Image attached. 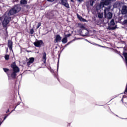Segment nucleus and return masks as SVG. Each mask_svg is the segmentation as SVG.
Instances as JSON below:
<instances>
[{
  "label": "nucleus",
  "instance_id": "obj_29",
  "mask_svg": "<svg viewBox=\"0 0 127 127\" xmlns=\"http://www.w3.org/2000/svg\"><path fill=\"white\" fill-rule=\"evenodd\" d=\"M124 23L125 24H127V20H125L124 21Z\"/></svg>",
  "mask_w": 127,
  "mask_h": 127
},
{
  "label": "nucleus",
  "instance_id": "obj_24",
  "mask_svg": "<svg viewBox=\"0 0 127 127\" xmlns=\"http://www.w3.org/2000/svg\"><path fill=\"white\" fill-rule=\"evenodd\" d=\"M69 36H71V34H68L66 35L64 37H66V38H68V37H69Z\"/></svg>",
  "mask_w": 127,
  "mask_h": 127
},
{
  "label": "nucleus",
  "instance_id": "obj_34",
  "mask_svg": "<svg viewBox=\"0 0 127 127\" xmlns=\"http://www.w3.org/2000/svg\"><path fill=\"white\" fill-rule=\"evenodd\" d=\"M70 43H71V42L67 43V45H69V44H70Z\"/></svg>",
  "mask_w": 127,
  "mask_h": 127
},
{
  "label": "nucleus",
  "instance_id": "obj_49",
  "mask_svg": "<svg viewBox=\"0 0 127 127\" xmlns=\"http://www.w3.org/2000/svg\"><path fill=\"white\" fill-rule=\"evenodd\" d=\"M113 50H114V49H112Z\"/></svg>",
  "mask_w": 127,
  "mask_h": 127
},
{
  "label": "nucleus",
  "instance_id": "obj_35",
  "mask_svg": "<svg viewBox=\"0 0 127 127\" xmlns=\"http://www.w3.org/2000/svg\"><path fill=\"white\" fill-rule=\"evenodd\" d=\"M121 57H122V58H123V59H124V57H123V56L120 55Z\"/></svg>",
  "mask_w": 127,
  "mask_h": 127
},
{
  "label": "nucleus",
  "instance_id": "obj_12",
  "mask_svg": "<svg viewBox=\"0 0 127 127\" xmlns=\"http://www.w3.org/2000/svg\"><path fill=\"white\" fill-rule=\"evenodd\" d=\"M12 45H13V42L11 40H8L7 42V46L8 48H12Z\"/></svg>",
  "mask_w": 127,
  "mask_h": 127
},
{
  "label": "nucleus",
  "instance_id": "obj_37",
  "mask_svg": "<svg viewBox=\"0 0 127 127\" xmlns=\"http://www.w3.org/2000/svg\"><path fill=\"white\" fill-rule=\"evenodd\" d=\"M1 124H2V122H1L0 121V126L1 125Z\"/></svg>",
  "mask_w": 127,
  "mask_h": 127
},
{
  "label": "nucleus",
  "instance_id": "obj_9",
  "mask_svg": "<svg viewBox=\"0 0 127 127\" xmlns=\"http://www.w3.org/2000/svg\"><path fill=\"white\" fill-rule=\"evenodd\" d=\"M122 14H127V5H124L122 10Z\"/></svg>",
  "mask_w": 127,
  "mask_h": 127
},
{
  "label": "nucleus",
  "instance_id": "obj_11",
  "mask_svg": "<svg viewBox=\"0 0 127 127\" xmlns=\"http://www.w3.org/2000/svg\"><path fill=\"white\" fill-rule=\"evenodd\" d=\"M43 57H42V61L43 62L44 64H46V53H43Z\"/></svg>",
  "mask_w": 127,
  "mask_h": 127
},
{
  "label": "nucleus",
  "instance_id": "obj_3",
  "mask_svg": "<svg viewBox=\"0 0 127 127\" xmlns=\"http://www.w3.org/2000/svg\"><path fill=\"white\" fill-rule=\"evenodd\" d=\"M11 18L9 16H5L2 22V25L3 28H5V31L6 33H7H7H8V32H7V25L8 23H9V21H10Z\"/></svg>",
  "mask_w": 127,
  "mask_h": 127
},
{
  "label": "nucleus",
  "instance_id": "obj_23",
  "mask_svg": "<svg viewBox=\"0 0 127 127\" xmlns=\"http://www.w3.org/2000/svg\"><path fill=\"white\" fill-rule=\"evenodd\" d=\"M33 33H34V30H33V29H31L30 30V34H33Z\"/></svg>",
  "mask_w": 127,
  "mask_h": 127
},
{
  "label": "nucleus",
  "instance_id": "obj_40",
  "mask_svg": "<svg viewBox=\"0 0 127 127\" xmlns=\"http://www.w3.org/2000/svg\"><path fill=\"white\" fill-rule=\"evenodd\" d=\"M117 51V53H120V52L116 51Z\"/></svg>",
  "mask_w": 127,
  "mask_h": 127
},
{
  "label": "nucleus",
  "instance_id": "obj_48",
  "mask_svg": "<svg viewBox=\"0 0 127 127\" xmlns=\"http://www.w3.org/2000/svg\"><path fill=\"white\" fill-rule=\"evenodd\" d=\"M117 48H120L119 47H117Z\"/></svg>",
  "mask_w": 127,
  "mask_h": 127
},
{
  "label": "nucleus",
  "instance_id": "obj_41",
  "mask_svg": "<svg viewBox=\"0 0 127 127\" xmlns=\"http://www.w3.org/2000/svg\"><path fill=\"white\" fill-rule=\"evenodd\" d=\"M26 7H27H27H28L29 6H28V5H26Z\"/></svg>",
  "mask_w": 127,
  "mask_h": 127
},
{
  "label": "nucleus",
  "instance_id": "obj_26",
  "mask_svg": "<svg viewBox=\"0 0 127 127\" xmlns=\"http://www.w3.org/2000/svg\"><path fill=\"white\" fill-rule=\"evenodd\" d=\"M19 102L17 103V105L15 107L14 110L13 111H15V109L16 108V107L19 105Z\"/></svg>",
  "mask_w": 127,
  "mask_h": 127
},
{
  "label": "nucleus",
  "instance_id": "obj_42",
  "mask_svg": "<svg viewBox=\"0 0 127 127\" xmlns=\"http://www.w3.org/2000/svg\"><path fill=\"white\" fill-rule=\"evenodd\" d=\"M1 20V17H0V21Z\"/></svg>",
  "mask_w": 127,
  "mask_h": 127
},
{
  "label": "nucleus",
  "instance_id": "obj_46",
  "mask_svg": "<svg viewBox=\"0 0 127 127\" xmlns=\"http://www.w3.org/2000/svg\"><path fill=\"white\" fill-rule=\"evenodd\" d=\"M69 126H70V124H69Z\"/></svg>",
  "mask_w": 127,
  "mask_h": 127
},
{
  "label": "nucleus",
  "instance_id": "obj_7",
  "mask_svg": "<svg viewBox=\"0 0 127 127\" xmlns=\"http://www.w3.org/2000/svg\"><path fill=\"white\" fill-rule=\"evenodd\" d=\"M62 39V37H61L60 35H57L55 39V43H57L58 42H61Z\"/></svg>",
  "mask_w": 127,
  "mask_h": 127
},
{
  "label": "nucleus",
  "instance_id": "obj_38",
  "mask_svg": "<svg viewBox=\"0 0 127 127\" xmlns=\"http://www.w3.org/2000/svg\"><path fill=\"white\" fill-rule=\"evenodd\" d=\"M9 112V109H8L7 112H6V113H7V112Z\"/></svg>",
  "mask_w": 127,
  "mask_h": 127
},
{
  "label": "nucleus",
  "instance_id": "obj_27",
  "mask_svg": "<svg viewBox=\"0 0 127 127\" xmlns=\"http://www.w3.org/2000/svg\"><path fill=\"white\" fill-rule=\"evenodd\" d=\"M116 28H117V26L113 27L111 28V29H112V30H115V29H116Z\"/></svg>",
  "mask_w": 127,
  "mask_h": 127
},
{
  "label": "nucleus",
  "instance_id": "obj_4",
  "mask_svg": "<svg viewBox=\"0 0 127 127\" xmlns=\"http://www.w3.org/2000/svg\"><path fill=\"white\" fill-rule=\"evenodd\" d=\"M104 17L105 18H107L108 19H111L112 17H113V13H112L111 12H109L108 9H104Z\"/></svg>",
  "mask_w": 127,
  "mask_h": 127
},
{
  "label": "nucleus",
  "instance_id": "obj_47",
  "mask_svg": "<svg viewBox=\"0 0 127 127\" xmlns=\"http://www.w3.org/2000/svg\"><path fill=\"white\" fill-rule=\"evenodd\" d=\"M56 48H57V47H56Z\"/></svg>",
  "mask_w": 127,
  "mask_h": 127
},
{
  "label": "nucleus",
  "instance_id": "obj_18",
  "mask_svg": "<svg viewBox=\"0 0 127 127\" xmlns=\"http://www.w3.org/2000/svg\"><path fill=\"white\" fill-rule=\"evenodd\" d=\"M115 20H114V19H112L110 22V25L111 26H114V25H115Z\"/></svg>",
  "mask_w": 127,
  "mask_h": 127
},
{
  "label": "nucleus",
  "instance_id": "obj_6",
  "mask_svg": "<svg viewBox=\"0 0 127 127\" xmlns=\"http://www.w3.org/2000/svg\"><path fill=\"white\" fill-rule=\"evenodd\" d=\"M34 44L36 47H42V46H44V43H43V41L41 40L35 42Z\"/></svg>",
  "mask_w": 127,
  "mask_h": 127
},
{
  "label": "nucleus",
  "instance_id": "obj_32",
  "mask_svg": "<svg viewBox=\"0 0 127 127\" xmlns=\"http://www.w3.org/2000/svg\"><path fill=\"white\" fill-rule=\"evenodd\" d=\"M5 36H6V37H8V33H7V34L6 33Z\"/></svg>",
  "mask_w": 127,
  "mask_h": 127
},
{
  "label": "nucleus",
  "instance_id": "obj_1",
  "mask_svg": "<svg viewBox=\"0 0 127 127\" xmlns=\"http://www.w3.org/2000/svg\"><path fill=\"white\" fill-rule=\"evenodd\" d=\"M10 67L12 69V72H11V70L6 68H3V70L6 73L8 78L11 77L13 80H14V79H16V76H17L16 73H18L20 71L19 67L16 65L15 62L12 63L10 65Z\"/></svg>",
  "mask_w": 127,
  "mask_h": 127
},
{
  "label": "nucleus",
  "instance_id": "obj_20",
  "mask_svg": "<svg viewBox=\"0 0 127 127\" xmlns=\"http://www.w3.org/2000/svg\"><path fill=\"white\" fill-rule=\"evenodd\" d=\"M98 17L99 18H103V13H99L98 14Z\"/></svg>",
  "mask_w": 127,
  "mask_h": 127
},
{
  "label": "nucleus",
  "instance_id": "obj_16",
  "mask_svg": "<svg viewBox=\"0 0 127 127\" xmlns=\"http://www.w3.org/2000/svg\"><path fill=\"white\" fill-rule=\"evenodd\" d=\"M100 8H103V7H105V3H104L103 1L100 2L99 4Z\"/></svg>",
  "mask_w": 127,
  "mask_h": 127
},
{
  "label": "nucleus",
  "instance_id": "obj_36",
  "mask_svg": "<svg viewBox=\"0 0 127 127\" xmlns=\"http://www.w3.org/2000/svg\"><path fill=\"white\" fill-rule=\"evenodd\" d=\"M70 1H71V2H74V0H70Z\"/></svg>",
  "mask_w": 127,
  "mask_h": 127
},
{
  "label": "nucleus",
  "instance_id": "obj_22",
  "mask_svg": "<svg viewBox=\"0 0 127 127\" xmlns=\"http://www.w3.org/2000/svg\"><path fill=\"white\" fill-rule=\"evenodd\" d=\"M40 26H41V23H39L38 24L37 26V29L39 28V27H40Z\"/></svg>",
  "mask_w": 127,
  "mask_h": 127
},
{
  "label": "nucleus",
  "instance_id": "obj_30",
  "mask_svg": "<svg viewBox=\"0 0 127 127\" xmlns=\"http://www.w3.org/2000/svg\"><path fill=\"white\" fill-rule=\"evenodd\" d=\"M77 1H78L79 2H82V1H83L84 0H77Z\"/></svg>",
  "mask_w": 127,
  "mask_h": 127
},
{
  "label": "nucleus",
  "instance_id": "obj_13",
  "mask_svg": "<svg viewBox=\"0 0 127 127\" xmlns=\"http://www.w3.org/2000/svg\"><path fill=\"white\" fill-rule=\"evenodd\" d=\"M29 62H28L27 63V64L28 65V66H29V65H30V64L33 63V62H34V58H30L29 59Z\"/></svg>",
  "mask_w": 127,
  "mask_h": 127
},
{
  "label": "nucleus",
  "instance_id": "obj_2",
  "mask_svg": "<svg viewBox=\"0 0 127 127\" xmlns=\"http://www.w3.org/2000/svg\"><path fill=\"white\" fill-rule=\"evenodd\" d=\"M21 10V7L18 5H15L12 8H11L8 12V15L10 16L11 15H14L16 13H18L19 11Z\"/></svg>",
  "mask_w": 127,
  "mask_h": 127
},
{
  "label": "nucleus",
  "instance_id": "obj_19",
  "mask_svg": "<svg viewBox=\"0 0 127 127\" xmlns=\"http://www.w3.org/2000/svg\"><path fill=\"white\" fill-rule=\"evenodd\" d=\"M94 2H95V1H94V0H90L89 1V3L91 6H93Z\"/></svg>",
  "mask_w": 127,
  "mask_h": 127
},
{
  "label": "nucleus",
  "instance_id": "obj_33",
  "mask_svg": "<svg viewBox=\"0 0 127 127\" xmlns=\"http://www.w3.org/2000/svg\"><path fill=\"white\" fill-rule=\"evenodd\" d=\"M59 67V63H58V66H57V68L58 69V67Z\"/></svg>",
  "mask_w": 127,
  "mask_h": 127
},
{
  "label": "nucleus",
  "instance_id": "obj_8",
  "mask_svg": "<svg viewBox=\"0 0 127 127\" xmlns=\"http://www.w3.org/2000/svg\"><path fill=\"white\" fill-rule=\"evenodd\" d=\"M77 18L79 19L80 21H82V22H88V21L84 19V18L82 17V16H80L78 14H76Z\"/></svg>",
  "mask_w": 127,
  "mask_h": 127
},
{
  "label": "nucleus",
  "instance_id": "obj_10",
  "mask_svg": "<svg viewBox=\"0 0 127 127\" xmlns=\"http://www.w3.org/2000/svg\"><path fill=\"white\" fill-rule=\"evenodd\" d=\"M81 33L82 35H83V36H86V35H88V33H89V31L86 29H82Z\"/></svg>",
  "mask_w": 127,
  "mask_h": 127
},
{
  "label": "nucleus",
  "instance_id": "obj_31",
  "mask_svg": "<svg viewBox=\"0 0 127 127\" xmlns=\"http://www.w3.org/2000/svg\"><path fill=\"white\" fill-rule=\"evenodd\" d=\"M6 118H7V115H6L4 116V117L3 118V121H4V120H5V119H6Z\"/></svg>",
  "mask_w": 127,
  "mask_h": 127
},
{
  "label": "nucleus",
  "instance_id": "obj_15",
  "mask_svg": "<svg viewBox=\"0 0 127 127\" xmlns=\"http://www.w3.org/2000/svg\"><path fill=\"white\" fill-rule=\"evenodd\" d=\"M20 3L21 5H24L27 4V1L26 0H21Z\"/></svg>",
  "mask_w": 127,
  "mask_h": 127
},
{
  "label": "nucleus",
  "instance_id": "obj_17",
  "mask_svg": "<svg viewBox=\"0 0 127 127\" xmlns=\"http://www.w3.org/2000/svg\"><path fill=\"white\" fill-rule=\"evenodd\" d=\"M67 41H68V40L66 38V37H64L62 40V42H63V43H67Z\"/></svg>",
  "mask_w": 127,
  "mask_h": 127
},
{
  "label": "nucleus",
  "instance_id": "obj_39",
  "mask_svg": "<svg viewBox=\"0 0 127 127\" xmlns=\"http://www.w3.org/2000/svg\"><path fill=\"white\" fill-rule=\"evenodd\" d=\"M2 45L4 46L6 45V44H4Z\"/></svg>",
  "mask_w": 127,
  "mask_h": 127
},
{
  "label": "nucleus",
  "instance_id": "obj_25",
  "mask_svg": "<svg viewBox=\"0 0 127 127\" xmlns=\"http://www.w3.org/2000/svg\"><path fill=\"white\" fill-rule=\"evenodd\" d=\"M80 28L81 29H86V28H85V26H84L83 25L80 26Z\"/></svg>",
  "mask_w": 127,
  "mask_h": 127
},
{
  "label": "nucleus",
  "instance_id": "obj_28",
  "mask_svg": "<svg viewBox=\"0 0 127 127\" xmlns=\"http://www.w3.org/2000/svg\"><path fill=\"white\" fill-rule=\"evenodd\" d=\"M54 0H47V1H50L51 2H53V1H54Z\"/></svg>",
  "mask_w": 127,
  "mask_h": 127
},
{
  "label": "nucleus",
  "instance_id": "obj_44",
  "mask_svg": "<svg viewBox=\"0 0 127 127\" xmlns=\"http://www.w3.org/2000/svg\"><path fill=\"white\" fill-rule=\"evenodd\" d=\"M27 52H31V51H27Z\"/></svg>",
  "mask_w": 127,
  "mask_h": 127
},
{
  "label": "nucleus",
  "instance_id": "obj_5",
  "mask_svg": "<svg viewBox=\"0 0 127 127\" xmlns=\"http://www.w3.org/2000/svg\"><path fill=\"white\" fill-rule=\"evenodd\" d=\"M61 2L60 3L62 4V5H64L66 8H70V5L68 3L67 0H60Z\"/></svg>",
  "mask_w": 127,
  "mask_h": 127
},
{
  "label": "nucleus",
  "instance_id": "obj_43",
  "mask_svg": "<svg viewBox=\"0 0 127 127\" xmlns=\"http://www.w3.org/2000/svg\"><path fill=\"white\" fill-rule=\"evenodd\" d=\"M9 49L10 51L12 50V48H10Z\"/></svg>",
  "mask_w": 127,
  "mask_h": 127
},
{
  "label": "nucleus",
  "instance_id": "obj_50",
  "mask_svg": "<svg viewBox=\"0 0 127 127\" xmlns=\"http://www.w3.org/2000/svg\"><path fill=\"white\" fill-rule=\"evenodd\" d=\"M107 48H109V47H107Z\"/></svg>",
  "mask_w": 127,
  "mask_h": 127
},
{
  "label": "nucleus",
  "instance_id": "obj_21",
  "mask_svg": "<svg viewBox=\"0 0 127 127\" xmlns=\"http://www.w3.org/2000/svg\"><path fill=\"white\" fill-rule=\"evenodd\" d=\"M4 58L5 60H8V59H9V56L8 55H6L4 57Z\"/></svg>",
  "mask_w": 127,
  "mask_h": 127
},
{
  "label": "nucleus",
  "instance_id": "obj_45",
  "mask_svg": "<svg viewBox=\"0 0 127 127\" xmlns=\"http://www.w3.org/2000/svg\"><path fill=\"white\" fill-rule=\"evenodd\" d=\"M124 48H126V47H124Z\"/></svg>",
  "mask_w": 127,
  "mask_h": 127
},
{
  "label": "nucleus",
  "instance_id": "obj_14",
  "mask_svg": "<svg viewBox=\"0 0 127 127\" xmlns=\"http://www.w3.org/2000/svg\"><path fill=\"white\" fill-rule=\"evenodd\" d=\"M103 1L105 5H109L111 3V0H102Z\"/></svg>",
  "mask_w": 127,
  "mask_h": 127
}]
</instances>
